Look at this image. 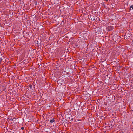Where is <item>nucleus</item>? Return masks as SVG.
<instances>
[{"label": "nucleus", "mask_w": 133, "mask_h": 133, "mask_svg": "<svg viewBox=\"0 0 133 133\" xmlns=\"http://www.w3.org/2000/svg\"><path fill=\"white\" fill-rule=\"evenodd\" d=\"M89 19L92 21H94L96 17L94 15H91L90 17L89 16Z\"/></svg>", "instance_id": "obj_1"}, {"label": "nucleus", "mask_w": 133, "mask_h": 133, "mask_svg": "<svg viewBox=\"0 0 133 133\" xmlns=\"http://www.w3.org/2000/svg\"><path fill=\"white\" fill-rule=\"evenodd\" d=\"M113 29V27L112 26H109L108 27V29L109 31L112 30Z\"/></svg>", "instance_id": "obj_2"}, {"label": "nucleus", "mask_w": 133, "mask_h": 133, "mask_svg": "<svg viewBox=\"0 0 133 133\" xmlns=\"http://www.w3.org/2000/svg\"><path fill=\"white\" fill-rule=\"evenodd\" d=\"M73 46L75 48L77 47H79V46H78V45L76 44H74Z\"/></svg>", "instance_id": "obj_3"}, {"label": "nucleus", "mask_w": 133, "mask_h": 133, "mask_svg": "<svg viewBox=\"0 0 133 133\" xmlns=\"http://www.w3.org/2000/svg\"><path fill=\"white\" fill-rule=\"evenodd\" d=\"M50 121L51 123L54 122L55 121V120L54 119V118H53L52 119H50Z\"/></svg>", "instance_id": "obj_4"}, {"label": "nucleus", "mask_w": 133, "mask_h": 133, "mask_svg": "<svg viewBox=\"0 0 133 133\" xmlns=\"http://www.w3.org/2000/svg\"><path fill=\"white\" fill-rule=\"evenodd\" d=\"M130 10L131 9H133V5H131L130 7Z\"/></svg>", "instance_id": "obj_5"}, {"label": "nucleus", "mask_w": 133, "mask_h": 133, "mask_svg": "<svg viewBox=\"0 0 133 133\" xmlns=\"http://www.w3.org/2000/svg\"><path fill=\"white\" fill-rule=\"evenodd\" d=\"M32 86H33V85H30L29 86V87L31 89L32 88Z\"/></svg>", "instance_id": "obj_6"}, {"label": "nucleus", "mask_w": 133, "mask_h": 133, "mask_svg": "<svg viewBox=\"0 0 133 133\" xmlns=\"http://www.w3.org/2000/svg\"><path fill=\"white\" fill-rule=\"evenodd\" d=\"M2 58H0V64L1 62H2Z\"/></svg>", "instance_id": "obj_7"}, {"label": "nucleus", "mask_w": 133, "mask_h": 133, "mask_svg": "<svg viewBox=\"0 0 133 133\" xmlns=\"http://www.w3.org/2000/svg\"><path fill=\"white\" fill-rule=\"evenodd\" d=\"M11 120L13 121L14 119H16V118L15 117L11 119Z\"/></svg>", "instance_id": "obj_8"}, {"label": "nucleus", "mask_w": 133, "mask_h": 133, "mask_svg": "<svg viewBox=\"0 0 133 133\" xmlns=\"http://www.w3.org/2000/svg\"><path fill=\"white\" fill-rule=\"evenodd\" d=\"M24 127H22L21 128V129L22 130H23L24 129Z\"/></svg>", "instance_id": "obj_9"}]
</instances>
